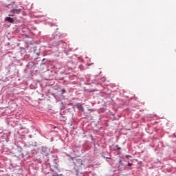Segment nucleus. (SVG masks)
Segmentation results:
<instances>
[{"instance_id":"1","label":"nucleus","mask_w":176,"mask_h":176,"mask_svg":"<svg viewBox=\"0 0 176 176\" xmlns=\"http://www.w3.org/2000/svg\"><path fill=\"white\" fill-rule=\"evenodd\" d=\"M21 12V8H13L10 11V16H14V14H19Z\"/></svg>"},{"instance_id":"2","label":"nucleus","mask_w":176,"mask_h":176,"mask_svg":"<svg viewBox=\"0 0 176 176\" xmlns=\"http://www.w3.org/2000/svg\"><path fill=\"white\" fill-rule=\"evenodd\" d=\"M6 21H8V23H14V20H13V18H10L9 16L6 17Z\"/></svg>"},{"instance_id":"3","label":"nucleus","mask_w":176,"mask_h":176,"mask_svg":"<svg viewBox=\"0 0 176 176\" xmlns=\"http://www.w3.org/2000/svg\"><path fill=\"white\" fill-rule=\"evenodd\" d=\"M77 108H78L80 111H85V109H83V106H82V104H78Z\"/></svg>"},{"instance_id":"4","label":"nucleus","mask_w":176,"mask_h":176,"mask_svg":"<svg viewBox=\"0 0 176 176\" xmlns=\"http://www.w3.org/2000/svg\"><path fill=\"white\" fill-rule=\"evenodd\" d=\"M57 38H58V36L54 34L52 37H51V39H57Z\"/></svg>"},{"instance_id":"5","label":"nucleus","mask_w":176,"mask_h":176,"mask_svg":"<svg viewBox=\"0 0 176 176\" xmlns=\"http://www.w3.org/2000/svg\"><path fill=\"white\" fill-rule=\"evenodd\" d=\"M116 148H117V149H118V151H120V149H122V148L119 147V145H116Z\"/></svg>"},{"instance_id":"6","label":"nucleus","mask_w":176,"mask_h":176,"mask_svg":"<svg viewBox=\"0 0 176 176\" xmlns=\"http://www.w3.org/2000/svg\"><path fill=\"white\" fill-rule=\"evenodd\" d=\"M128 166H129V167H131V166H133V163L129 162V163H128Z\"/></svg>"},{"instance_id":"7","label":"nucleus","mask_w":176,"mask_h":176,"mask_svg":"<svg viewBox=\"0 0 176 176\" xmlns=\"http://www.w3.org/2000/svg\"><path fill=\"white\" fill-rule=\"evenodd\" d=\"M62 92H63V94H64V93H65V89H63Z\"/></svg>"},{"instance_id":"8","label":"nucleus","mask_w":176,"mask_h":176,"mask_svg":"<svg viewBox=\"0 0 176 176\" xmlns=\"http://www.w3.org/2000/svg\"><path fill=\"white\" fill-rule=\"evenodd\" d=\"M126 159H129V157H131V155H126Z\"/></svg>"},{"instance_id":"9","label":"nucleus","mask_w":176,"mask_h":176,"mask_svg":"<svg viewBox=\"0 0 176 176\" xmlns=\"http://www.w3.org/2000/svg\"><path fill=\"white\" fill-rule=\"evenodd\" d=\"M56 45H60V43H56Z\"/></svg>"},{"instance_id":"10","label":"nucleus","mask_w":176,"mask_h":176,"mask_svg":"<svg viewBox=\"0 0 176 176\" xmlns=\"http://www.w3.org/2000/svg\"><path fill=\"white\" fill-rule=\"evenodd\" d=\"M43 61H45V59H43Z\"/></svg>"}]
</instances>
